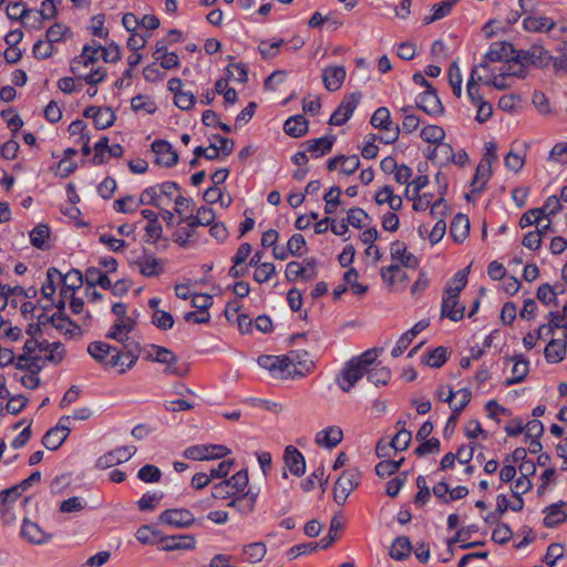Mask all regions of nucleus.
Here are the masks:
<instances>
[{
  "mask_svg": "<svg viewBox=\"0 0 567 567\" xmlns=\"http://www.w3.org/2000/svg\"><path fill=\"white\" fill-rule=\"evenodd\" d=\"M87 351L104 367H121L120 372L125 373L135 365L141 354V347L137 341H130L125 343V350H120L105 342L96 341L89 344Z\"/></svg>",
  "mask_w": 567,
  "mask_h": 567,
  "instance_id": "1",
  "label": "nucleus"
},
{
  "mask_svg": "<svg viewBox=\"0 0 567 567\" xmlns=\"http://www.w3.org/2000/svg\"><path fill=\"white\" fill-rule=\"evenodd\" d=\"M101 58L97 45H84L82 53L75 56L71 63V72L80 80H84L90 85H95L104 81L106 69L94 64Z\"/></svg>",
  "mask_w": 567,
  "mask_h": 567,
  "instance_id": "2",
  "label": "nucleus"
},
{
  "mask_svg": "<svg viewBox=\"0 0 567 567\" xmlns=\"http://www.w3.org/2000/svg\"><path fill=\"white\" fill-rule=\"evenodd\" d=\"M383 351V349H369L362 354L352 358L342 369L340 375L337 379V383L340 389L344 392H350V390L355 385V383L369 371V367H371L378 359L379 354Z\"/></svg>",
  "mask_w": 567,
  "mask_h": 567,
  "instance_id": "3",
  "label": "nucleus"
},
{
  "mask_svg": "<svg viewBox=\"0 0 567 567\" xmlns=\"http://www.w3.org/2000/svg\"><path fill=\"white\" fill-rule=\"evenodd\" d=\"M483 71L486 72L484 84L493 86L498 91L512 87L516 80L525 79L526 76V71L514 58Z\"/></svg>",
  "mask_w": 567,
  "mask_h": 567,
  "instance_id": "4",
  "label": "nucleus"
},
{
  "mask_svg": "<svg viewBox=\"0 0 567 567\" xmlns=\"http://www.w3.org/2000/svg\"><path fill=\"white\" fill-rule=\"evenodd\" d=\"M146 359L164 364V374L166 375L183 378L188 373L187 365L179 364L178 358L167 348L155 344L151 346Z\"/></svg>",
  "mask_w": 567,
  "mask_h": 567,
  "instance_id": "5",
  "label": "nucleus"
},
{
  "mask_svg": "<svg viewBox=\"0 0 567 567\" xmlns=\"http://www.w3.org/2000/svg\"><path fill=\"white\" fill-rule=\"evenodd\" d=\"M361 473L357 468H349L341 473L333 487V498L341 505L351 492L359 485Z\"/></svg>",
  "mask_w": 567,
  "mask_h": 567,
  "instance_id": "6",
  "label": "nucleus"
},
{
  "mask_svg": "<svg viewBox=\"0 0 567 567\" xmlns=\"http://www.w3.org/2000/svg\"><path fill=\"white\" fill-rule=\"evenodd\" d=\"M515 49L508 42H494L491 44L489 50L483 56L482 62L476 65L480 71L487 70V68L495 65V63L504 62L514 58Z\"/></svg>",
  "mask_w": 567,
  "mask_h": 567,
  "instance_id": "7",
  "label": "nucleus"
},
{
  "mask_svg": "<svg viewBox=\"0 0 567 567\" xmlns=\"http://www.w3.org/2000/svg\"><path fill=\"white\" fill-rule=\"evenodd\" d=\"M361 93H351L343 97L342 102L332 113L329 123L331 125H343L353 114L360 103Z\"/></svg>",
  "mask_w": 567,
  "mask_h": 567,
  "instance_id": "8",
  "label": "nucleus"
},
{
  "mask_svg": "<svg viewBox=\"0 0 567 567\" xmlns=\"http://www.w3.org/2000/svg\"><path fill=\"white\" fill-rule=\"evenodd\" d=\"M136 453L133 445L121 446L100 456L96 461V467L106 470L117 464L128 461Z\"/></svg>",
  "mask_w": 567,
  "mask_h": 567,
  "instance_id": "9",
  "label": "nucleus"
},
{
  "mask_svg": "<svg viewBox=\"0 0 567 567\" xmlns=\"http://www.w3.org/2000/svg\"><path fill=\"white\" fill-rule=\"evenodd\" d=\"M158 520L169 526L186 528L195 523V517L186 508H173L162 512Z\"/></svg>",
  "mask_w": 567,
  "mask_h": 567,
  "instance_id": "10",
  "label": "nucleus"
},
{
  "mask_svg": "<svg viewBox=\"0 0 567 567\" xmlns=\"http://www.w3.org/2000/svg\"><path fill=\"white\" fill-rule=\"evenodd\" d=\"M465 307L460 303L458 296L443 291L441 305V318H449L452 321L463 319Z\"/></svg>",
  "mask_w": 567,
  "mask_h": 567,
  "instance_id": "11",
  "label": "nucleus"
},
{
  "mask_svg": "<svg viewBox=\"0 0 567 567\" xmlns=\"http://www.w3.org/2000/svg\"><path fill=\"white\" fill-rule=\"evenodd\" d=\"M83 115L93 118L97 130H105L113 125L115 113L111 107L89 106L84 110Z\"/></svg>",
  "mask_w": 567,
  "mask_h": 567,
  "instance_id": "12",
  "label": "nucleus"
},
{
  "mask_svg": "<svg viewBox=\"0 0 567 567\" xmlns=\"http://www.w3.org/2000/svg\"><path fill=\"white\" fill-rule=\"evenodd\" d=\"M306 266H301L297 261H290L286 267V278L288 281H296L299 277H302L305 280H310L315 277V260L312 258L305 259Z\"/></svg>",
  "mask_w": 567,
  "mask_h": 567,
  "instance_id": "13",
  "label": "nucleus"
},
{
  "mask_svg": "<svg viewBox=\"0 0 567 567\" xmlns=\"http://www.w3.org/2000/svg\"><path fill=\"white\" fill-rule=\"evenodd\" d=\"M152 151L156 155V164L171 167L174 166L178 161L177 153L173 150L172 145L162 140H157L152 144Z\"/></svg>",
  "mask_w": 567,
  "mask_h": 567,
  "instance_id": "14",
  "label": "nucleus"
},
{
  "mask_svg": "<svg viewBox=\"0 0 567 567\" xmlns=\"http://www.w3.org/2000/svg\"><path fill=\"white\" fill-rule=\"evenodd\" d=\"M134 327H135V321L133 319L116 320L114 322V324L112 326V328L110 329L106 337L122 343L123 350H125V343H128L130 341H134L130 337V333L134 330Z\"/></svg>",
  "mask_w": 567,
  "mask_h": 567,
  "instance_id": "15",
  "label": "nucleus"
},
{
  "mask_svg": "<svg viewBox=\"0 0 567 567\" xmlns=\"http://www.w3.org/2000/svg\"><path fill=\"white\" fill-rule=\"evenodd\" d=\"M390 252L394 264H399L401 267L414 269L419 265L417 258L408 251L406 245L400 240L391 244Z\"/></svg>",
  "mask_w": 567,
  "mask_h": 567,
  "instance_id": "16",
  "label": "nucleus"
},
{
  "mask_svg": "<svg viewBox=\"0 0 567 567\" xmlns=\"http://www.w3.org/2000/svg\"><path fill=\"white\" fill-rule=\"evenodd\" d=\"M416 105L430 115H437L443 112V105L434 89L425 90L416 100Z\"/></svg>",
  "mask_w": 567,
  "mask_h": 567,
  "instance_id": "17",
  "label": "nucleus"
},
{
  "mask_svg": "<svg viewBox=\"0 0 567 567\" xmlns=\"http://www.w3.org/2000/svg\"><path fill=\"white\" fill-rule=\"evenodd\" d=\"M162 550H192L196 546V538L193 535H179L163 537Z\"/></svg>",
  "mask_w": 567,
  "mask_h": 567,
  "instance_id": "18",
  "label": "nucleus"
},
{
  "mask_svg": "<svg viewBox=\"0 0 567 567\" xmlns=\"http://www.w3.org/2000/svg\"><path fill=\"white\" fill-rule=\"evenodd\" d=\"M285 464L288 470L296 476H301L306 471V462L303 455L293 446L289 445L284 454Z\"/></svg>",
  "mask_w": 567,
  "mask_h": 567,
  "instance_id": "19",
  "label": "nucleus"
},
{
  "mask_svg": "<svg viewBox=\"0 0 567 567\" xmlns=\"http://www.w3.org/2000/svg\"><path fill=\"white\" fill-rule=\"evenodd\" d=\"M346 69L341 65L329 66L322 72V81L327 90L334 92L340 89L346 79Z\"/></svg>",
  "mask_w": 567,
  "mask_h": 567,
  "instance_id": "20",
  "label": "nucleus"
},
{
  "mask_svg": "<svg viewBox=\"0 0 567 567\" xmlns=\"http://www.w3.org/2000/svg\"><path fill=\"white\" fill-rule=\"evenodd\" d=\"M547 58V52H545L540 48H532L526 51H516L514 53V59L522 65V68L526 71V66L528 64L532 65H540L544 60Z\"/></svg>",
  "mask_w": 567,
  "mask_h": 567,
  "instance_id": "21",
  "label": "nucleus"
},
{
  "mask_svg": "<svg viewBox=\"0 0 567 567\" xmlns=\"http://www.w3.org/2000/svg\"><path fill=\"white\" fill-rule=\"evenodd\" d=\"M70 431L69 426H53L44 434L42 444L45 449L55 451L66 440Z\"/></svg>",
  "mask_w": 567,
  "mask_h": 567,
  "instance_id": "22",
  "label": "nucleus"
},
{
  "mask_svg": "<svg viewBox=\"0 0 567 567\" xmlns=\"http://www.w3.org/2000/svg\"><path fill=\"white\" fill-rule=\"evenodd\" d=\"M59 281L62 282L61 297L66 298L74 295L75 290L83 285V276L81 271L72 269L65 275L61 274Z\"/></svg>",
  "mask_w": 567,
  "mask_h": 567,
  "instance_id": "23",
  "label": "nucleus"
},
{
  "mask_svg": "<svg viewBox=\"0 0 567 567\" xmlns=\"http://www.w3.org/2000/svg\"><path fill=\"white\" fill-rule=\"evenodd\" d=\"M135 264L138 267L140 272L145 277L159 276L164 270L163 261L151 255L140 257Z\"/></svg>",
  "mask_w": 567,
  "mask_h": 567,
  "instance_id": "24",
  "label": "nucleus"
},
{
  "mask_svg": "<svg viewBox=\"0 0 567 567\" xmlns=\"http://www.w3.org/2000/svg\"><path fill=\"white\" fill-rule=\"evenodd\" d=\"M342 437L343 433L341 429L330 426L317 433L316 443L320 446L332 449L342 441Z\"/></svg>",
  "mask_w": 567,
  "mask_h": 567,
  "instance_id": "25",
  "label": "nucleus"
},
{
  "mask_svg": "<svg viewBox=\"0 0 567 567\" xmlns=\"http://www.w3.org/2000/svg\"><path fill=\"white\" fill-rule=\"evenodd\" d=\"M21 535L29 543L35 545L44 544L50 538V536L47 535L38 524L30 522L29 519L23 520Z\"/></svg>",
  "mask_w": 567,
  "mask_h": 567,
  "instance_id": "26",
  "label": "nucleus"
},
{
  "mask_svg": "<svg viewBox=\"0 0 567 567\" xmlns=\"http://www.w3.org/2000/svg\"><path fill=\"white\" fill-rule=\"evenodd\" d=\"M486 76L480 73L478 68L472 69L471 76L467 81L466 91L468 99L472 101L474 105L485 101L478 90V82L484 84Z\"/></svg>",
  "mask_w": 567,
  "mask_h": 567,
  "instance_id": "27",
  "label": "nucleus"
},
{
  "mask_svg": "<svg viewBox=\"0 0 567 567\" xmlns=\"http://www.w3.org/2000/svg\"><path fill=\"white\" fill-rule=\"evenodd\" d=\"M470 233V220L466 215L457 214L450 227V234L456 243L464 241Z\"/></svg>",
  "mask_w": 567,
  "mask_h": 567,
  "instance_id": "28",
  "label": "nucleus"
},
{
  "mask_svg": "<svg viewBox=\"0 0 567 567\" xmlns=\"http://www.w3.org/2000/svg\"><path fill=\"white\" fill-rule=\"evenodd\" d=\"M555 24V21L547 17L530 16L523 21L524 29L529 32H548Z\"/></svg>",
  "mask_w": 567,
  "mask_h": 567,
  "instance_id": "29",
  "label": "nucleus"
},
{
  "mask_svg": "<svg viewBox=\"0 0 567 567\" xmlns=\"http://www.w3.org/2000/svg\"><path fill=\"white\" fill-rule=\"evenodd\" d=\"M284 130L292 137H301L308 132V121L302 115L290 116L285 122Z\"/></svg>",
  "mask_w": 567,
  "mask_h": 567,
  "instance_id": "30",
  "label": "nucleus"
},
{
  "mask_svg": "<svg viewBox=\"0 0 567 567\" xmlns=\"http://www.w3.org/2000/svg\"><path fill=\"white\" fill-rule=\"evenodd\" d=\"M257 494L248 491L241 496L234 498L228 506L235 507L241 515H248L254 512Z\"/></svg>",
  "mask_w": 567,
  "mask_h": 567,
  "instance_id": "31",
  "label": "nucleus"
},
{
  "mask_svg": "<svg viewBox=\"0 0 567 567\" xmlns=\"http://www.w3.org/2000/svg\"><path fill=\"white\" fill-rule=\"evenodd\" d=\"M405 421L399 420L396 422L398 432L390 442V446L395 451H404L409 447L412 434L410 431L404 429Z\"/></svg>",
  "mask_w": 567,
  "mask_h": 567,
  "instance_id": "32",
  "label": "nucleus"
},
{
  "mask_svg": "<svg viewBox=\"0 0 567 567\" xmlns=\"http://www.w3.org/2000/svg\"><path fill=\"white\" fill-rule=\"evenodd\" d=\"M564 503L553 504L545 508L546 516L544 518V524L548 528L556 527L560 523L567 519V514L561 509Z\"/></svg>",
  "mask_w": 567,
  "mask_h": 567,
  "instance_id": "33",
  "label": "nucleus"
},
{
  "mask_svg": "<svg viewBox=\"0 0 567 567\" xmlns=\"http://www.w3.org/2000/svg\"><path fill=\"white\" fill-rule=\"evenodd\" d=\"M333 142V136H323L316 140H309L305 143L307 147L306 151L316 154V156H321L331 151Z\"/></svg>",
  "mask_w": 567,
  "mask_h": 567,
  "instance_id": "34",
  "label": "nucleus"
},
{
  "mask_svg": "<svg viewBox=\"0 0 567 567\" xmlns=\"http://www.w3.org/2000/svg\"><path fill=\"white\" fill-rule=\"evenodd\" d=\"M566 354V343L553 339L548 342L544 350V355L547 362L557 363L560 362Z\"/></svg>",
  "mask_w": 567,
  "mask_h": 567,
  "instance_id": "35",
  "label": "nucleus"
},
{
  "mask_svg": "<svg viewBox=\"0 0 567 567\" xmlns=\"http://www.w3.org/2000/svg\"><path fill=\"white\" fill-rule=\"evenodd\" d=\"M492 175V166L488 163L480 162L474 178L472 181L473 192H481L484 189L486 183Z\"/></svg>",
  "mask_w": 567,
  "mask_h": 567,
  "instance_id": "36",
  "label": "nucleus"
},
{
  "mask_svg": "<svg viewBox=\"0 0 567 567\" xmlns=\"http://www.w3.org/2000/svg\"><path fill=\"white\" fill-rule=\"evenodd\" d=\"M381 277L389 287H393L398 281L406 279V276L399 264H392L388 267H383L381 269Z\"/></svg>",
  "mask_w": 567,
  "mask_h": 567,
  "instance_id": "37",
  "label": "nucleus"
},
{
  "mask_svg": "<svg viewBox=\"0 0 567 567\" xmlns=\"http://www.w3.org/2000/svg\"><path fill=\"white\" fill-rule=\"evenodd\" d=\"M49 236H50L49 226L48 225H38L30 233V240L34 247L45 250L49 248V244H48Z\"/></svg>",
  "mask_w": 567,
  "mask_h": 567,
  "instance_id": "38",
  "label": "nucleus"
},
{
  "mask_svg": "<svg viewBox=\"0 0 567 567\" xmlns=\"http://www.w3.org/2000/svg\"><path fill=\"white\" fill-rule=\"evenodd\" d=\"M51 324L65 334H74L75 330H79V327L73 323L64 312H55L51 315Z\"/></svg>",
  "mask_w": 567,
  "mask_h": 567,
  "instance_id": "39",
  "label": "nucleus"
},
{
  "mask_svg": "<svg viewBox=\"0 0 567 567\" xmlns=\"http://www.w3.org/2000/svg\"><path fill=\"white\" fill-rule=\"evenodd\" d=\"M411 553V543L408 537H398L391 548L390 556L394 559L401 560L406 558Z\"/></svg>",
  "mask_w": 567,
  "mask_h": 567,
  "instance_id": "40",
  "label": "nucleus"
},
{
  "mask_svg": "<svg viewBox=\"0 0 567 567\" xmlns=\"http://www.w3.org/2000/svg\"><path fill=\"white\" fill-rule=\"evenodd\" d=\"M468 268L458 271L452 279H450L444 288L447 293L460 296V292L467 284Z\"/></svg>",
  "mask_w": 567,
  "mask_h": 567,
  "instance_id": "41",
  "label": "nucleus"
},
{
  "mask_svg": "<svg viewBox=\"0 0 567 567\" xmlns=\"http://www.w3.org/2000/svg\"><path fill=\"white\" fill-rule=\"evenodd\" d=\"M370 123L375 128L390 131V126H392L390 111L386 107H379L373 113Z\"/></svg>",
  "mask_w": 567,
  "mask_h": 567,
  "instance_id": "42",
  "label": "nucleus"
},
{
  "mask_svg": "<svg viewBox=\"0 0 567 567\" xmlns=\"http://www.w3.org/2000/svg\"><path fill=\"white\" fill-rule=\"evenodd\" d=\"M457 1L458 0H443L439 3H435L432 7L433 14L431 17L425 18L426 23H431L446 17Z\"/></svg>",
  "mask_w": 567,
  "mask_h": 567,
  "instance_id": "43",
  "label": "nucleus"
},
{
  "mask_svg": "<svg viewBox=\"0 0 567 567\" xmlns=\"http://www.w3.org/2000/svg\"><path fill=\"white\" fill-rule=\"evenodd\" d=\"M528 365L529 364H528L527 360L517 359L515 361L513 370H512L513 377L511 379H507L505 381V384L512 385V384L522 382L528 373V370H529Z\"/></svg>",
  "mask_w": 567,
  "mask_h": 567,
  "instance_id": "44",
  "label": "nucleus"
},
{
  "mask_svg": "<svg viewBox=\"0 0 567 567\" xmlns=\"http://www.w3.org/2000/svg\"><path fill=\"white\" fill-rule=\"evenodd\" d=\"M447 360V351L444 347H437L432 350L426 357L423 358V362L431 368H441Z\"/></svg>",
  "mask_w": 567,
  "mask_h": 567,
  "instance_id": "45",
  "label": "nucleus"
},
{
  "mask_svg": "<svg viewBox=\"0 0 567 567\" xmlns=\"http://www.w3.org/2000/svg\"><path fill=\"white\" fill-rule=\"evenodd\" d=\"M358 277V271L352 268L343 275V280L354 295L362 296L368 291V286L359 284Z\"/></svg>",
  "mask_w": 567,
  "mask_h": 567,
  "instance_id": "46",
  "label": "nucleus"
},
{
  "mask_svg": "<svg viewBox=\"0 0 567 567\" xmlns=\"http://www.w3.org/2000/svg\"><path fill=\"white\" fill-rule=\"evenodd\" d=\"M421 137L427 143L437 144L444 140L445 132L439 125H427L422 128Z\"/></svg>",
  "mask_w": 567,
  "mask_h": 567,
  "instance_id": "47",
  "label": "nucleus"
},
{
  "mask_svg": "<svg viewBox=\"0 0 567 567\" xmlns=\"http://www.w3.org/2000/svg\"><path fill=\"white\" fill-rule=\"evenodd\" d=\"M368 380L373 383L375 386L385 385L391 379V372L388 368H374L369 367V371L367 372Z\"/></svg>",
  "mask_w": 567,
  "mask_h": 567,
  "instance_id": "48",
  "label": "nucleus"
},
{
  "mask_svg": "<svg viewBox=\"0 0 567 567\" xmlns=\"http://www.w3.org/2000/svg\"><path fill=\"white\" fill-rule=\"evenodd\" d=\"M61 272L56 268H49L47 271V281L41 288L44 298L51 299L55 293V280H59Z\"/></svg>",
  "mask_w": 567,
  "mask_h": 567,
  "instance_id": "49",
  "label": "nucleus"
},
{
  "mask_svg": "<svg viewBox=\"0 0 567 567\" xmlns=\"http://www.w3.org/2000/svg\"><path fill=\"white\" fill-rule=\"evenodd\" d=\"M244 551L248 555L249 563L256 564L262 560L267 553V547L265 543L256 542L245 546Z\"/></svg>",
  "mask_w": 567,
  "mask_h": 567,
  "instance_id": "50",
  "label": "nucleus"
},
{
  "mask_svg": "<svg viewBox=\"0 0 567 567\" xmlns=\"http://www.w3.org/2000/svg\"><path fill=\"white\" fill-rule=\"evenodd\" d=\"M404 458L399 461L384 460L375 465V473L380 477L390 476L399 471Z\"/></svg>",
  "mask_w": 567,
  "mask_h": 567,
  "instance_id": "51",
  "label": "nucleus"
},
{
  "mask_svg": "<svg viewBox=\"0 0 567 567\" xmlns=\"http://www.w3.org/2000/svg\"><path fill=\"white\" fill-rule=\"evenodd\" d=\"M340 196H341V189L338 186L331 187L329 189V192H327L324 194L323 199L326 202V207H324L326 214L330 215L336 212L338 205L341 204Z\"/></svg>",
  "mask_w": 567,
  "mask_h": 567,
  "instance_id": "52",
  "label": "nucleus"
},
{
  "mask_svg": "<svg viewBox=\"0 0 567 567\" xmlns=\"http://www.w3.org/2000/svg\"><path fill=\"white\" fill-rule=\"evenodd\" d=\"M449 82L453 93L460 97L462 94V75L456 62H453L449 68Z\"/></svg>",
  "mask_w": 567,
  "mask_h": 567,
  "instance_id": "53",
  "label": "nucleus"
},
{
  "mask_svg": "<svg viewBox=\"0 0 567 567\" xmlns=\"http://www.w3.org/2000/svg\"><path fill=\"white\" fill-rule=\"evenodd\" d=\"M162 473L155 465H144L137 472V477L145 483H157L159 482Z\"/></svg>",
  "mask_w": 567,
  "mask_h": 567,
  "instance_id": "54",
  "label": "nucleus"
},
{
  "mask_svg": "<svg viewBox=\"0 0 567 567\" xmlns=\"http://www.w3.org/2000/svg\"><path fill=\"white\" fill-rule=\"evenodd\" d=\"M248 472L241 470L234 474L229 480H226L228 486L235 492V494L243 492L248 485Z\"/></svg>",
  "mask_w": 567,
  "mask_h": 567,
  "instance_id": "55",
  "label": "nucleus"
},
{
  "mask_svg": "<svg viewBox=\"0 0 567 567\" xmlns=\"http://www.w3.org/2000/svg\"><path fill=\"white\" fill-rule=\"evenodd\" d=\"M525 164V155L513 148L505 156V166L512 172H519Z\"/></svg>",
  "mask_w": 567,
  "mask_h": 567,
  "instance_id": "56",
  "label": "nucleus"
},
{
  "mask_svg": "<svg viewBox=\"0 0 567 567\" xmlns=\"http://www.w3.org/2000/svg\"><path fill=\"white\" fill-rule=\"evenodd\" d=\"M34 334L35 333L31 334L32 337L25 341L23 346V353L32 359V364H34L37 369H40V365L38 364V361L42 359V355L38 354L40 341L34 338Z\"/></svg>",
  "mask_w": 567,
  "mask_h": 567,
  "instance_id": "57",
  "label": "nucleus"
},
{
  "mask_svg": "<svg viewBox=\"0 0 567 567\" xmlns=\"http://www.w3.org/2000/svg\"><path fill=\"white\" fill-rule=\"evenodd\" d=\"M152 322L162 330H168L174 324L173 316L164 310H155L153 313Z\"/></svg>",
  "mask_w": 567,
  "mask_h": 567,
  "instance_id": "58",
  "label": "nucleus"
},
{
  "mask_svg": "<svg viewBox=\"0 0 567 567\" xmlns=\"http://www.w3.org/2000/svg\"><path fill=\"white\" fill-rule=\"evenodd\" d=\"M21 488L19 485H16L9 489L2 491L0 493V512L4 513L7 511V506L11 503L16 502L20 496Z\"/></svg>",
  "mask_w": 567,
  "mask_h": 567,
  "instance_id": "59",
  "label": "nucleus"
},
{
  "mask_svg": "<svg viewBox=\"0 0 567 567\" xmlns=\"http://www.w3.org/2000/svg\"><path fill=\"white\" fill-rule=\"evenodd\" d=\"M278 378H286L296 374L292 355L278 357Z\"/></svg>",
  "mask_w": 567,
  "mask_h": 567,
  "instance_id": "60",
  "label": "nucleus"
},
{
  "mask_svg": "<svg viewBox=\"0 0 567 567\" xmlns=\"http://www.w3.org/2000/svg\"><path fill=\"white\" fill-rule=\"evenodd\" d=\"M368 218V214L362 208L354 207L348 210L347 224L355 228H361Z\"/></svg>",
  "mask_w": 567,
  "mask_h": 567,
  "instance_id": "61",
  "label": "nucleus"
},
{
  "mask_svg": "<svg viewBox=\"0 0 567 567\" xmlns=\"http://www.w3.org/2000/svg\"><path fill=\"white\" fill-rule=\"evenodd\" d=\"M101 58L109 63H114L121 59L120 47L115 43H111L109 47L97 45Z\"/></svg>",
  "mask_w": 567,
  "mask_h": 567,
  "instance_id": "62",
  "label": "nucleus"
},
{
  "mask_svg": "<svg viewBox=\"0 0 567 567\" xmlns=\"http://www.w3.org/2000/svg\"><path fill=\"white\" fill-rule=\"evenodd\" d=\"M275 272V265L271 262H265L264 265H260L258 268H256V271L254 272V280L259 284L266 282L272 277Z\"/></svg>",
  "mask_w": 567,
  "mask_h": 567,
  "instance_id": "63",
  "label": "nucleus"
},
{
  "mask_svg": "<svg viewBox=\"0 0 567 567\" xmlns=\"http://www.w3.org/2000/svg\"><path fill=\"white\" fill-rule=\"evenodd\" d=\"M64 354L65 350L63 344L61 342H52L44 359L53 364H58L63 360Z\"/></svg>",
  "mask_w": 567,
  "mask_h": 567,
  "instance_id": "64",
  "label": "nucleus"
}]
</instances>
